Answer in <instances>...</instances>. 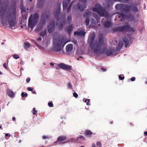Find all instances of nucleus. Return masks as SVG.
Returning <instances> with one entry per match:
<instances>
[{"label": "nucleus", "mask_w": 147, "mask_h": 147, "mask_svg": "<svg viewBox=\"0 0 147 147\" xmlns=\"http://www.w3.org/2000/svg\"><path fill=\"white\" fill-rule=\"evenodd\" d=\"M95 34L93 33L90 38V47L93 53L96 54H101L104 52L106 48H104L103 51L102 49L104 45V38L102 34H100L98 40H94Z\"/></svg>", "instance_id": "f257e3e1"}, {"label": "nucleus", "mask_w": 147, "mask_h": 147, "mask_svg": "<svg viewBox=\"0 0 147 147\" xmlns=\"http://www.w3.org/2000/svg\"><path fill=\"white\" fill-rule=\"evenodd\" d=\"M53 40V51H54L60 52L62 47L63 48L69 42L67 40V38L65 36L58 37Z\"/></svg>", "instance_id": "f03ea898"}, {"label": "nucleus", "mask_w": 147, "mask_h": 147, "mask_svg": "<svg viewBox=\"0 0 147 147\" xmlns=\"http://www.w3.org/2000/svg\"><path fill=\"white\" fill-rule=\"evenodd\" d=\"M60 13V7H59L54 13V17L57 20L56 24L57 26L59 29L61 30L65 24V14L61 15V18L58 19V17Z\"/></svg>", "instance_id": "7ed1b4c3"}, {"label": "nucleus", "mask_w": 147, "mask_h": 147, "mask_svg": "<svg viewBox=\"0 0 147 147\" xmlns=\"http://www.w3.org/2000/svg\"><path fill=\"white\" fill-rule=\"evenodd\" d=\"M93 11L97 13L100 16H103L106 18H109L110 16L108 12L98 3H96L95 7L92 9Z\"/></svg>", "instance_id": "20e7f679"}, {"label": "nucleus", "mask_w": 147, "mask_h": 147, "mask_svg": "<svg viewBox=\"0 0 147 147\" xmlns=\"http://www.w3.org/2000/svg\"><path fill=\"white\" fill-rule=\"evenodd\" d=\"M50 16L48 14L43 12L39 24L36 27V30L40 31L43 28L46 21L49 20Z\"/></svg>", "instance_id": "39448f33"}, {"label": "nucleus", "mask_w": 147, "mask_h": 147, "mask_svg": "<svg viewBox=\"0 0 147 147\" xmlns=\"http://www.w3.org/2000/svg\"><path fill=\"white\" fill-rule=\"evenodd\" d=\"M8 21L11 28L14 26L16 24V9H14L10 15L7 16Z\"/></svg>", "instance_id": "423d86ee"}, {"label": "nucleus", "mask_w": 147, "mask_h": 147, "mask_svg": "<svg viewBox=\"0 0 147 147\" xmlns=\"http://www.w3.org/2000/svg\"><path fill=\"white\" fill-rule=\"evenodd\" d=\"M39 16L37 13H35L33 16L31 15L28 20V26L30 27L31 29H33L36 25Z\"/></svg>", "instance_id": "0eeeda50"}, {"label": "nucleus", "mask_w": 147, "mask_h": 147, "mask_svg": "<svg viewBox=\"0 0 147 147\" xmlns=\"http://www.w3.org/2000/svg\"><path fill=\"white\" fill-rule=\"evenodd\" d=\"M116 10H120L121 12H129L131 10V6L128 5L117 4L115 5Z\"/></svg>", "instance_id": "6e6552de"}, {"label": "nucleus", "mask_w": 147, "mask_h": 147, "mask_svg": "<svg viewBox=\"0 0 147 147\" xmlns=\"http://www.w3.org/2000/svg\"><path fill=\"white\" fill-rule=\"evenodd\" d=\"M106 46V45L104 43V45L102 47V50L103 51V49L106 48V49L105 50L104 52L101 54L98 53L96 54L100 55L103 53H105L108 56L113 55L115 52V49L112 47L109 48L108 49L107 48Z\"/></svg>", "instance_id": "1a4fd4ad"}, {"label": "nucleus", "mask_w": 147, "mask_h": 147, "mask_svg": "<svg viewBox=\"0 0 147 147\" xmlns=\"http://www.w3.org/2000/svg\"><path fill=\"white\" fill-rule=\"evenodd\" d=\"M87 0H80V3H78L76 5V7L78 10L81 11H83L86 7V3Z\"/></svg>", "instance_id": "9d476101"}, {"label": "nucleus", "mask_w": 147, "mask_h": 147, "mask_svg": "<svg viewBox=\"0 0 147 147\" xmlns=\"http://www.w3.org/2000/svg\"><path fill=\"white\" fill-rule=\"evenodd\" d=\"M129 27L127 25H125L122 26L114 28L113 29V32L116 31L123 32L124 31H127L129 30Z\"/></svg>", "instance_id": "9b49d317"}, {"label": "nucleus", "mask_w": 147, "mask_h": 147, "mask_svg": "<svg viewBox=\"0 0 147 147\" xmlns=\"http://www.w3.org/2000/svg\"><path fill=\"white\" fill-rule=\"evenodd\" d=\"M55 26V22H50L48 25V32L49 33H52L54 31Z\"/></svg>", "instance_id": "f8f14e48"}, {"label": "nucleus", "mask_w": 147, "mask_h": 147, "mask_svg": "<svg viewBox=\"0 0 147 147\" xmlns=\"http://www.w3.org/2000/svg\"><path fill=\"white\" fill-rule=\"evenodd\" d=\"M58 66L64 70H71V66L67 65L63 63H59Z\"/></svg>", "instance_id": "ddd939ff"}, {"label": "nucleus", "mask_w": 147, "mask_h": 147, "mask_svg": "<svg viewBox=\"0 0 147 147\" xmlns=\"http://www.w3.org/2000/svg\"><path fill=\"white\" fill-rule=\"evenodd\" d=\"M74 28L72 25H70L69 26L66 27L65 31L67 32L69 36L71 34V32L73 30Z\"/></svg>", "instance_id": "4468645a"}, {"label": "nucleus", "mask_w": 147, "mask_h": 147, "mask_svg": "<svg viewBox=\"0 0 147 147\" xmlns=\"http://www.w3.org/2000/svg\"><path fill=\"white\" fill-rule=\"evenodd\" d=\"M70 0H64L63 3V9L64 10L66 9L67 5L70 2Z\"/></svg>", "instance_id": "2eb2a0df"}, {"label": "nucleus", "mask_w": 147, "mask_h": 147, "mask_svg": "<svg viewBox=\"0 0 147 147\" xmlns=\"http://www.w3.org/2000/svg\"><path fill=\"white\" fill-rule=\"evenodd\" d=\"M86 32L84 31L82 32V30H80V31H76L74 33V34L75 35H77L78 36H84Z\"/></svg>", "instance_id": "dca6fc26"}, {"label": "nucleus", "mask_w": 147, "mask_h": 147, "mask_svg": "<svg viewBox=\"0 0 147 147\" xmlns=\"http://www.w3.org/2000/svg\"><path fill=\"white\" fill-rule=\"evenodd\" d=\"M79 138H80L79 137H77L76 139V140H75L74 139L71 138V139H70L69 140H67V141H66V142H64L62 143L61 144H64L65 143H67L71 142H73L74 141V142H76V141H80Z\"/></svg>", "instance_id": "f3484780"}, {"label": "nucleus", "mask_w": 147, "mask_h": 147, "mask_svg": "<svg viewBox=\"0 0 147 147\" xmlns=\"http://www.w3.org/2000/svg\"><path fill=\"white\" fill-rule=\"evenodd\" d=\"M45 0H38V6L39 8H42L44 6Z\"/></svg>", "instance_id": "a211bd4d"}, {"label": "nucleus", "mask_w": 147, "mask_h": 147, "mask_svg": "<svg viewBox=\"0 0 147 147\" xmlns=\"http://www.w3.org/2000/svg\"><path fill=\"white\" fill-rule=\"evenodd\" d=\"M73 45L71 44L67 45L66 47V50L67 52H69L71 51L73 49Z\"/></svg>", "instance_id": "6ab92c4d"}, {"label": "nucleus", "mask_w": 147, "mask_h": 147, "mask_svg": "<svg viewBox=\"0 0 147 147\" xmlns=\"http://www.w3.org/2000/svg\"><path fill=\"white\" fill-rule=\"evenodd\" d=\"M103 25L106 28H109L112 26V24L110 22L107 21L104 22Z\"/></svg>", "instance_id": "aec40b11"}, {"label": "nucleus", "mask_w": 147, "mask_h": 147, "mask_svg": "<svg viewBox=\"0 0 147 147\" xmlns=\"http://www.w3.org/2000/svg\"><path fill=\"white\" fill-rule=\"evenodd\" d=\"M66 136H61L58 137L57 140L58 142H60L66 140Z\"/></svg>", "instance_id": "412c9836"}, {"label": "nucleus", "mask_w": 147, "mask_h": 147, "mask_svg": "<svg viewBox=\"0 0 147 147\" xmlns=\"http://www.w3.org/2000/svg\"><path fill=\"white\" fill-rule=\"evenodd\" d=\"M7 94L8 96L12 98L14 96V94L12 91L10 90H8L7 91Z\"/></svg>", "instance_id": "4be33fe9"}, {"label": "nucleus", "mask_w": 147, "mask_h": 147, "mask_svg": "<svg viewBox=\"0 0 147 147\" xmlns=\"http://www.w3.org/2000/svg\"><path fill=\"white\" fill-rule=\"evenodd\" d=\"M123 46V43L122 42H120L118 44V46L116 49V51H119L122 47Z\"/></svg>", "instance_id": "5701e85b"}, {"label": "nucleus", "mask_w": 147, "mask_h": 147, "mask_svg": "<svg viewBox=\"0 0 147 147\" xmlns=\"http://www.w3.org/2000/svg\"><path fill=\"white\" fill-rule=\"evenodd\" d=\"M84 134L85 136H90V135L93 134V133L90 130L86 129L85 131Z\"/></svg>", "instance_id": "b1692460"}, {"label": "nucleus", "mask_w": 147, "mask_h": 147, "mask_svg": "<svg viewBox=\"0 0 147 147\" xmlns=\"http://www.w3.org/2000/svg\"><path fill=\"white\" fill-rule=\"evenodd\" d=\"M91 13V12L90 11H87L85 12L84 14V17H86V18L88 17L89 18V15Z\"/></svg>", "instance_id": "393cba45"}, {"label": "nucleus", "mask_w": 147, "mask_h": 147, "mask_svg": "<svg viewBox=\"0 0 147 147\" xmlns=\"http://www.w3.org/2000/svg\"><path fill=\"white\" fill-rule=\"evenodd\" d=\"M130 6H131V9H132L133 11L137 12L138 11V10L136 6L134 5H132Z\"/></svg>", "instance_id": "a878e982"}, {"label": "nucleus", "mask_w": 147, "mask_h": 147, "mask_svg": "<svg viewBox=\"0 0 147 147\" xmlns=\"http://www.w3.org/2000/svg\"><path fill=\"white\" fill-rule=\"evenodd\" d=\"M123 41L125 44V47H126L129 45V42L128 40L126 38H124L123 39Z\"/></svg>", "instance_id": "bb28decb"}, {"label": "nucleus", "mask_w": 147, "mask_h": 147, "mask_svg": "<svg viewBox=\"0 0 147 147\" xmlns=\"http://www.w3.org/2000/svg\"><path fill=\"white\" fill-rule=\"evenodd\" d=\"M47 30L45 29L43 31L41 32L40 33V35L42 37H44L47 35Z\"/></svg>", "instance_id": "cd10ccee"}, {"label": "nucleus", "mask_w": 147, "mask_h": 147, "mask_svg": "<svg viewBox=\"0 0 147 147\" xmlns=\"http://www.w3.org/2000/svg\"><path fill=\"white\" fill-rule=\"evenodd\" d=\"M72 21L71 16V15H69L67 17V22L69 24Z\"/></svg>", "instance_id": "c85d7f7f"}, {"label": "nucleus", "mask_w": 147, "mask_h": 147, "mask_svg": "<svg viewBox=\"0 0 147 147\" xmlns=\"http://www.w3.org/2000/svg\"><path fill=\"white\" fill-rule=\"evenodd\" d=\"M85 24L86 26H88L90 23V20L89 18L87 17L86 18V19L85 21Z\"/></svg>", "instance_id": "c756f323"}, {"label": "nucleus", "mask_w": 147, "mask_h": 147, "mask_svg": "<svg viewBox=\"0 0 147 147\" xmlns=\"http://www.w3.org/2000/svg\"><path fill=\"white\" fill-rule=\"evenodd\" d=\"M73 4V2H71L70 4L69 5L68 8L67 9V12H69L71 9V7Z\"/></svg>", "instance_id": "7c9ffc66"}, {"label": "nucleus", "mask_w": 147, "mask_h": 147, "mask_svg": "<svg viewBox=\"0 0 147 147\" xmlns=\"http://www.w3.org/2000/svg\"><path fill=\"white\" fill-rule=\"evenodd\" d=\"M125 16L124 14L122 13H120L119 14V18H121V21H122V19H124L125 18Z\"/></svg>", "instance_id": "2f4dec72"}, {"label": "nucleus", "mask_w": 147, "mask_h": 147, "mask_svg": "<svg viewBox=\"0 0 147 147\" xmlns=\"http://www.w3.org/2000/svg\"><path fill=\"white\" fill-rule=\"evenodd\" d=\"M24 47L25 48H29L30 46L29 43L26 42L24 43Z\"/></svg>", "instance_id": "473e14b6"}, {"label": "nucleus", "mask_w": 147, "mask_h": 147, "mask_svg": "<svg viewBox=\"0 0 147 147\" xmlns=\"http://www.w3.org/2000/svg\"><path fill=\"white\" fill-rule=\"evenodd\" d=\"M68 88L70 89H72L73 88H72V84L70 82H69L68 83Z\"/></svg>", "instance_id": "72a5a7b5"}, {"label": "nucleus", "mask_w": 147, "mask_h": 147, "mask_svg": "<svg viewBox=\"0 0 147 147\" xmlns=\"http://www.w3.org/2000/svg\"><path fill=\"white\" fill-rule=\"evenodd\" d=\"M21 95L22 97H24L25 96L27 97L28 95L27 93H24L23 92H22V93Z\"/></svg>", "instance_id": "f704fd0d"}, {"label": "nucleus", "mask_w": 147, "mask_h": 147, "mask_svg": "<svg viewBox=\"0 0 147 147\" xmlns=\"http://www.w3.org/2000/svg\"><path fill=\"white\" fill-rule=\"evenodd\" d=\"M90 100L89 99H86L85 100V102L86 103V105H89V102H90Z\"/></svg>", "instance_id": "c9c22d12"}, {"label": "nucleus", "mask_w": 147, "mask_h": 147, "mask_svg": "<svg viewBox=\"0 0 147 147\" xmlns=\"http://www.w3.org/2000/svg\"><path fill=\"white\" fill-rule=\"evenodd\" d=\"M97 147H101V143L100 142H98L96 143Z\"/></svg>", "instance_id": "e433bc0d"}, {"label": "nucleus", "mask_w": 147, "mask_h": 147, "mask_svg": "<svg viewBox=\"0 0 147 147\" xmlns=\"http://www.w3.org/2000/svg\"><path fill=\"white\" fill-rule=\"evenodd\" d=\"M13 57L16 59H18L20 58L19 56L16 54H15L13 55Z\"/></svg>", "instance_id": "4c0bfd02"}, {"label": "nucleus", "mask_w": 147, "mask_h": 147, "mask_svg": "<svg viewBox=\"0 0 147 147\" xmlns=\"http://www.w3.org/2000/svg\"><path fill=\"white\" fill-rule=\"evenodd\" d=\"M119 78L121 80H123L124 79L125 77L124 76L123 77H122L121 75H119Z\"/></svg>", "instance_id": "58836bf2"}, {"label": "nucleus", "mask_w": 147, "mask_h": 147, "mask_svg": "<svg viewBox=\"0 0 147 147\" xmlns=\"http://www.w3.org/2000/svg\"><path fill=\"white\" fill-rule=\"evenodd\" d=\"M48 106L50 107H53V104L52 102H49L48 103Z\"/></svg>", "instance_id": "ea45409f"}, {"label": "nucleus", "mask_w": 147, "mask_h": 147, "mask_svg": "<svg viewBox=\"0 0 147 147\" xmlns=\"http://www.w3.org/2000/svg\"><path fill=\"white\" fill-rule=\"evenodd\" d=\"M33 113L34 115H35L37 113V111L35 110V108H34L33 109Z\"/></svg>", "instance_id": "a19ab883"}, {"label": "nucleus", "mask_w": 147, "mask_h": 147, "mask_svg": "<svg viewBox=\"0 0 147 147\" xmlns=\"http://www.w3.org/2000/svg\"><path fill=\"white\" fill-rule=\"evenodd\" d=\"M73 95L76 98H77L78 96V94L76 92L74 93H73Z\"/></svg>", "instance_id": "79ce46f5"}, {"label": "nucleus", "mask_w": 147, "mask_h": 147, "mask_svg": "<svg viewBox=\"0 0 147 147\" xmlns=\"http://www.w3.org/2000/svg\"><path fill=\"white\" fill-rule=\"evenodd\" d=\"M79 139H80V140H84L85 139V138H84V137L83 136H79Z\"/></svg>", "instance_id": "37998d69"}, {"label": "nucleus", "mask_w": 147, "mask_h": 147, "mask_svg": "<svg viewBox=\"0 0 147 147\" xmlns=\"http://www.w3.org/2000/svg\"><path fill=\"white\" fill-rule=\"evenodd\" d=\"M42 138L44 139H49V137L48 136H44L42 137Z\"/></svg>", "instance_id": "c03bdc74"}, {"label": "nucleus", "mask_w": 147, "mask_h": 147, "mask_svg": "<svg viewBox=\"0 0 147 147\" xmlns=\"http://www.w3.org/2000/svg\"><path fill=\"white\" fill-rule=\"evenodd\" d=\"M3 66L6 69H8V68H7V64H6V63H5L3 64Z\"/></svg>", "instance_id": "a18cd8bd"}, {"label": "nucleus", "mask_w": 147, "mask_h": 147, "mask_svg": "<svg viewBox=\"0 0 147 147\" xmlns=\"http://www.w3.org/2000/svg\"><path fill=\"white\" fill-rule=\"evenodd\" d=\"M21 9L22 11L25 12L26 11L25 9L23 7H21Z\"/></svg>", "instance_id": "49530a36"}, {"label": "nucleus", "mask_w": 147, "mask_h": 147, "mask_svg": "<svg viewBox=\"0 0 147 147\" xmlns=\"http://www.w3.org/2000/svg\"><path fill=\"white\" fill-rule=\"evenodd\" d=\"M30 80V78H28L26 80V81L27 83H29Z\"/></svg>", "instance_id": "de8ad7c7"}, {"label": "nucleus", "mask_w": 147, "mask_h": 147, "mask_svg": "<svg viewBox=\"0 0 147 147\" xmlns=\"http://www.w3.org/2000/svg\"><path fill=\"white\" fill-rule=\"evenodd\" d=\"M129 30L130 31H133V32H134V30L133 28H130L129 27Z\"/></svg>", "instance_id": "09e8293b"}, {"label": "nucleus", "mask_w": 147, "mask_h": 147, "mask_svg": "<svg viewBox=\"0 0 147 147\" xmlns=\"http://www.w3.org/2000/svg\"><path fill=\"white\" fill-rule=\"evenodd\" d=\"M135 78L134 77H132L131 79H130V80L132 81H134L135 80Z\"/></svg>", "instance_id": "8fccbe9b"}, {"label": "nucleus", "mask_w": 147, "mask_h": 147, "mask_svg": "<svg viewBox=\"0 0 147 147\" xmlns=\"http://www.w3.org/2000/svg\"><path fill=\"white\" fill-rule=\"evenodd\" d=\"M101 69L102 70V71H104V72L105 71L107 70L106 69L104 68H101Z\"/></svg>", "instance_id": "3c124183"}, {"label": "nucleus", "mask_w": 147, "mask_h": 147, "mask_svg": "<svg viewBox=\"0 0 147 147\" xmlns=\"http://www.w3.org/2000/svg\"><path fill=\"white\" fill-rule=\"evenodd\" d=\"M27 89L29 91H32L33 90V89L32 88H31L30 87H28Z\"/></svg>", "instance_id": "603ef678"}, {"label": "nucleus", "mask_w": 147, "mask_h": 147, "mask_svg": "<svg viewBox=\"0 0 147 147\" xmlns=\"http://www.w3.org/2000/svg\"><path fill=\"white\" fill-rule=\"evenodd\" d=\"M42 38L40 37H39V38H38L37 40L38 41H41L42 40Z\"/></svg>", "instance_id": "864d4df0"}, {"label": "nucleus", "mask_w": 147, "mask_h": 147, "mask_svg": "<svg viewBox=\"0 0 147 147\" xmlns=\"http://www.w3.org/2000/svg\"><path fill=\"white\" fill-rule=\"evenodd\" d=\"M39 48L40 49H41V50H44V49H45L43 47H42V46H40V47H39Z\"/></svg>", "instance_id": "5fc2aeb1"}, {"label": "nucleus", "mask_w": 147, "mask_h": 147, "mask_svg": "<svg viewBox=\"0 0 147 147\" xmlns=\"http://www.w3.org/2000/svg\"><path fill=\"white\" fill-rule=\"evenodd\" d=\"M8 136L10 137V134H9L8 133L6 134L5 135V136L7 137Z\"/></svg>", "instance_id": "6e6d98bb"}, {"label": "nucleus", "mask_w": 147, "mask_h": 147, "mask_svg": "<svg viewBox=\"0 0 147 147\" xmlns=\"http://www.w3.org/2000/svg\"><path fill=\"white\" fill-rule=\"evenodd\" d=\"M73 42L75 44H77V42L76 40H74L73 41Z\"/></svg>", "instance_id": "4d7b16f0"}, {"label": "nucleus", "mask_w": 147, "mask_h": 147, "mask_svg": "<svg viewBox=\"0 0 147 147\" xmlns=\"http://www.w3.org/2000/svg\"><path fill=\"white\" fill-rule=\"evenodd\" d=\"M92 147H96V145L95 144L93 143L92 144Z\"/></svg>", "instance_id": "13d9d810"}, {"label": "nucleus", "mask_w": 147, "mask_h": 147, "mask_svg": "<svg viewBox=\"0 0 147 147\" xmlns=\"http://www.w3.org/2000/svg\"><path fill=\"white\" fill-rule=\"evenodd\" d=\"M144 134L145 136H147V131H145L144 132Z\"/></svg>", "instance_id": "bf43d9fd"}, {"label": "nucleus", "mask_w": 147, "mask_h": 147, "mask_svg": "<svg viewBox=\"0 0 147 147\" xmlns=\"http://www.w3.org/2000/svg\"><path fill=\"white\" fill-rule=\"evenodd\" d=\"M33 42L36 45H37V44H38V43L34 40L33 41Z\"/></svg>", "instance_id": "052dcab7"}, {"label": "nucleus", "mask_w": 147, "mask_h": 147, "mask_svg": "<svg viewBox=\"0 0 147 147\" xmlns=\"http://www.w3.org/2000/svg\"><path fill=\"white\" fill-rule=\"evenodd\" d=\"M20 64H21V65H22L23 64H24V62L23 61H21L20 62Z\"/></svg>", "instance_id": "680f3d73"}, {"label": "nucleus", "mask_w": 147, "mask_h": 147, "mask_svg": "<svg viewBox=\"0 0 147 147\" xmlns=\"http://www.w3.org/2000/svg\"><path fill=\"white\" fill-rule=\"evenodd\" d=\"M36 45L38 47H40V45L38 43V44H37V45Z\"/></svg>", "instance_id": "e2e57ef3"}, {"label": "nucleus", "mask_w": 147, "mask_h": 147, "mask_svg": "<svg viewBox=\"0 0 147 147\" xmlns=\"http://www.w3.org/2000/svg\"><path fill=\"white\" fill-rule=\"evenodd\" d=\"M50 64L51 66H53L54 65V63H50Z\"/></svg>", "instance_id": "0e129e2a"}, {"label": "nucleus", "mask_w": 147, "mask_h": 147, "mask_svg": "<svg viewBox=\"0 0 147 147\" xmlns=\"http://www.w3.org/2000/svg\"><path fill=\"white\" fill-rule=\"evenodd\" d=\"M16 120V118L15 117H13V118H12V120L13 121H15Z\"/></svg>", "instance_id": "69168bd1"}, {"label": "nucleus", "mask_w": 147, "mask_h": 147, "mask_svg": "<svg viewBox=\"0 0 147 147\" xmlns=\"http://www.w3.org/2000/svg\"><path fill=\"white\" fill-rule=\"evenodd\" d=\"M32 93L34 94H36V91H33V92H32Z\"/></svg>", "instance_id": "338daca9"}, {"label": "nucleus", "mask_w": 147, "mask_h": 147, "mask_svg": "<svg viewBox=\"0 0 147 147\" xmlns=\"http://www.w3.org/2000/svg\"><path fill=\"white\" fill-rule=\"evenodd\" d=\"M145 83L147 84V79L146 81L145 82Z\"/></svg>", "instance_id": "774afa93"}]
</instances>
